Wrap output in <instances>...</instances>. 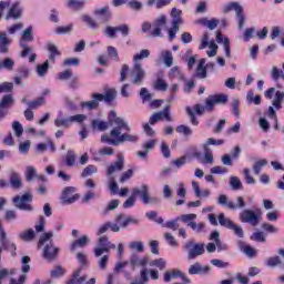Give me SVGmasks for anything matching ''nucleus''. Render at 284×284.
<instances>
[{
    "label": "nucleus",
    "mask_w": 284,
    "mask_h": 284,
    "mask_svg": "<svg viewBox=\"0 0 284 284\" xmlns=\"http://www.w3.org/2000/svg\"><path fill=\"white\" fill-rule=\"evenodd\" d=\"M110 135L103 134L101 136L102 143H108L109 145H121L123 143H136L139 141V135L122 133L123 130L130 132L132 128L125 122L123 118L116 115V111H110Z\"/></svg>",
    "instance_id": "f257e3e1"
},
{
    "label": "nucleus",
    "mask_w": 284,
    "mask_h": 284,
    "mask_svg": "<svg viewBox=\"0 0 284 284\" xmlns=\"http://www.w3.org/2000/svg\"><path fill=\"white\" fill-rule=\"evenodd\" d=\"M52 236H54V232H47L40 235L38 241V248L41 250L42 247V257L44 261H48V263L57 261L59 256V247L54 246Z\"/></svg>",
    "instance_id": "f03ea898"
},
{
    "label": "nucleus",
    "mask_w": 284,
    "mask_h": 284,
    "mask_svg": "<svg viewBox=\"0 0 284 284\" xmlns=\"http://www.w3.org/2000/svg\"><path fill=\"white\" fill-rule=\"evenodd\" d=\"M123 155L120 154L118 156V161L109 165L106 169V175L109 176V190L112 194H116V192L119 191V184H116V181L113 176L114 172H121V170H123Z\"/></svg>",
    "instance_id": "7ed1b4c3"
},
{
    "label": "nucleus",
    "mask_w": 284,
    "mask_h": 284,
    "mask_svg": "<svg viewBox=\"0 0 284 284\" xmlns=\"http://www.w3.org/2000/svg\"><path fill=\"white\" fill-rule=\"evenodd\" d=\"M183 250L187 254V261H194V258H197V256H203V254H205V244L196 243L193 240H189L183 245Z\"/></svg>",
    "instance_id": "20e7f679"
},
{
    "label": "nucleus",
    "mask_w": 284,
    "mask_h": 284,
    "mask_svg": "<svg viewBox=\"0 0 284 284\" xmlns=\"http://www.w3.org/2000/svg\"><path fill=\"white\" fill-rule=\"evenodd\" d=\"M110 250H116V245L110 242L108 235H102L98 239V244L94 248V257L99 258L103 254L110 253Z\"/></svg>",
    "instance_id": "39448f33"
},
{
    "label": "nucleus",
    "mask_w": 284,
    "mask_h": 284,
    "mask_svg": "<svg viewBox=\"0 0 284 284\" xmlns=\"http://www.w3.org/2000/svg\"><path fill=\"white\" fill-rule=\"evenodd\" d=\"M133 196H140L142 203L145 205H156L159 203V199L154 196H150V186L148 184H142L140 187L133 189Z\"/></svg>",
    "instance_id": "423d86ee"
},
{
    "label": "nucleus",
    "mask_w": 284,
    "mask_h": 284,
    "mask_svg": "<svg viewBox=\"0 0 284 284\" xmlns=\"http://www.w3.org/2000/svg\"><path fill=\"white\" fill-rule=\"evenodd\" d=\"M232 10L235 11V17L237 21V28L239 30H243L245 28V14H243V7L239 2H230L225 7H223V12H232Z\"/></svg>",
    "instance_id": "0eeeda50"
},
{
    "label": "nucleus",
    "mask_w": 284,
    "mask_h": 284,
    "mask_svg": "<svg viewBox=\"0 0 284 284\" xmlns=\"http://www.w3.org/2000/svg\"><path fill=\"white\" fill-rule=\"evenodd\" d=\"M0 248L6 252H10L12 256H17V244L8 239V233L3 230V224L0 222Z\"/></svg>",
    "instance_id": "6e6552de"
},
{
    "label": "nucleus",
    "mask_w": 284,
    "mask_h": 284,
    "mask_svg": "<svg viewBox=\"0 0 284 284\" xmlns=\"http://www.w3.org/2000/svg\"><path fill=\"white\" fill-rule=\"evenodd\" d=\"M13 203L18 210H22L23 212H32L33 210L30 204L32 203V194H30V192L24 193L22 196H14Z\"/></svg>",
    "instance_id": "1a4fd4ad"
},
{
    "label": "nucleus",
    "mask_w": 284,
    "mask_h": 284,
    "mask_svg": "<svg viewBox=\"0 0 284 284\" xmlns=\"http://www.w3.org/2000/svg\"><path fill=\"white\" fill-rule=\"evenodd\" d=\"M275 92V97H274ZM264 97L266 99H273L272 105L275 108V110H281L283 108V102H284V91L277 90L276 88L272 87L268 90L264 92Z\"/></svg>",
    "instance_id": "9d476101"
},
{
    "label": "nucleus",
    "mask_w": 284,
    "mask_h": 284,
    "mask_svg": "<svg viewBox=\"0 0 284 284\" xmlns=\"http://www.w3.org/2000/svg\"><path fill=\"white\" fill-rule=\"evenodd\" d=\"M77 192V187L67 186L62 190L61 193V203L62 205H72V203H77L78 199H81V195Z\"/></svg>",
    "instance_id": "9b49d317"
},
{
    "label": "nucleus",
    "mask_w": 284,
    "mask_h": 284,
    "mask_svg": "<svg viewBox=\"0 0 284 284\" xmlns=\"http://www.w3.org/2000/svg\"><path fill=\"white\" fill-rule=\"evenodd\" d=\"M131 83H133V85L143 84V80L145 79V70H143L141 62H136L131 70Z\"/></svg>",
    "instance_id": "f8f14e48"
},
{
    "label": "nucleus",
    "mask_w": 284,
    "mask_h": 284,
    "mask_svg": "<svg viewBox=\"0 0 284 284\" xmlns=\"http://www.w3.org/2000/svg\"><path fill=\"white\" fill-rule=\"evenodd\" d=\"M240 221L242 223H250L251 225H253V227H256V225L261 223V217L258 216V214H256V212L250 209H245L240 213Z\"/></svg>",
    "instance_id": "ddd939ff"
},
{
    "label": "nucleus",
    "mask_w": 284,
    "mask_h": 284,
    "mask_svg": "<svg viewBox=\"0 0 284 284\" xmlns=\"http://www.w3.org/2000/svg\"><path fill=\"white\" fill-rule=\"evenodd\" d=\"M207 45L210 48V50L206 51L207 57H210V58L216 57V53L219 52V44H216V42H214V40L210 41V36H207V33H205L202 38L199 50H205V48H207Z\"/></svg>",
    "instance_id": "4468645a"
},
{
    "label": "nucleus",
    "mask_w": 284,
    "mask_h": 284,
    "mask_svg": "<svg viewBox=\"0 0 284 284\" xmlns=\"http://www.w3.org/2000/svg\"><path fill=\"white\" fill-rule=\"evenodd\" d=\"M16 103L14 95L12 93L4 94L0 98V116H8L10 108Z\"/></svg>",
    "instance_id": "2eb2a0df"
},
{
    "label": "nucleus",
    "mask_w": 284,
    "mask_h": 284,
    "mask_svg": "<svg viewBox=\"0 0 284 284\" xmlns=\"http://www.w3.org/2000/svg\"><path fill=\"white\" fill-rule=\"evenodd\" d=\"M168 26V17L164 14H161L155 19L153 23V37H163V33H161V30L165 29Z\"/></svg>",
    "instance_id": "dca6fc26"
},
{
    "label": "nucleus",
    "mask_w": 284,
    "mask_h": 284,
    "mask_svg": "<svg viewBox=\"0 0 284 284\" xmlns=\"http://www.w3.org/2000/svg\"><path fill=\"white\" fill-rule=\"evenodd\" d=\"M129 263L131 265L132 272H134L136 267H146L148 263H150V260L148 257H140L136 253H133L130 256Z\"/></svg>",
    "instance_id": "f3484780"
},
{
    "label": "nucleus",
    "mask_w": 284,
    "mask_h": 284,
    "mask_svg": "<svg viewBox=\"0 0 284 284\" xmlns=\"http://www.w3.org/2000/svg\"><path fill=\"white\" fill-rule=\"evenodd\" d=\"M278 255L271 256L266 260V267H281L284 270V263L283 260H281V256L284 258V248H278Z\"/></svg>",
    "instance_id": "a211bd4d"
},
{
    "label": "nucleus",
    "mask_w": 284,
    "mask_h": 284,
    "mask_svg": "<svg viewBox=\"0 0 284 284\" xmlns=\"http://www.w3.org/2000/svg\"><path fill=\"white\" fill-rule=\"evenodd\" d=\"M23 10L21 9V4L19 2H16L11 6L9 9L8 14L4 17L6 21H9V19H14L16 21L21 19Z\"/></svg>",
    "instance_id": "6ab92c4d"
},
{
    "label": "nucleus",
    "mask_w": 284,
    "mask_h": 284,
    "mask_svg": "<svg viewBox=\"0 0 284 284\" xmlns=\"http://www.w3.org/2000/svg\"><path fill=\"white\" fill-rule=\"evenodd\" d=\"M90 243H91L90 236L82 235L80 239H78L71 243L70 251L74 252L78 247H80V248L88 247V245H90Z\"/></svg>",
    "instance_id": "aec40b11"
},
{
    "label": "nucleus",
    "mask_w": 284,
    "mask_h": 284,
    "mask_svg": "<svg viewBox=\"0 0 284 284\" xmlns=\"http://www.w3.org/2000/svg\"><path fill=\"white\" fill-rule=\"evenodd\" d=\"M92 99L93 100L91 101L82 102L81 106L88 108L89 110H97V108H99V103H101V100L103 98L101 97V93H93Z\"/></svg>",
    "instance_id": "412c9836"
},
{
    "label": "nucleus",
    "mask_w": 284,
    "mask_h": 284,
    "mask_svg": "<svg viewBox=\"0 0 284 284\" xmlns=\"http://www.w3.org/2000/svg\"><path fill=\"white\" fill-rule=\"evenodd\" d=\"M94 17H100L102 23H108L110 21L112 13L110 12V7H103L101 9H95L93 11Z\"/></svg>",
    "instance_id": "4be33fe9"
},
{
    "label": "nucleus",
    "mask_w": 284,
    "mask_h": 284,
    "mask_svg": "<svg viewBox=\"0 0 284 284\" xmlns=\"http://www.w3.org/2000/svg\"><path fill=\"white\" fill-rule=\"evenodd\" d=\"M128 265H130L129 261H124V262H116L115 266H114V274H123L124 278H130V271L128 270Z\"/></svg>",
    "instance_id": "5701e85b"
},
{
    "label": "nucleus",
    "mask_w": 284,
    "mask_h": 284,
    "mask_svg": "<svg viewBox=\"0 0 284 284\" xmlns=\"http://www.w3.org/2000/svg\"><path fill=\"white\" fill-rule=\"evenodd\" d=\"M18 239L24 243H32L37 239V232L32 229H28L18 234Z\"/></svg>",
    "instance_id": "b1692460"
},
{
    "label": "nucleus",
    "mask_w": 284,
    "mask_h": 284,
    "mask_svg": "<svg viewBox=\"0 0 284 284\" xmlns=\"http://www.w3.org/2000/svg\"><path fill=\"white\" fill-rule=\"evenodd\" d=\"M209 241H214L219 252H225V250H227L226 244L221 242V233L219 231H213L210 234Z\"/></svg>",
    "instance_id": "393cba45"
},
{
    "label": "nucleus",
    "mask_w": 284,
    "mask_h": 284,
    "mask_svg": "<svg viewBox=\"0 0 284 284\" xmlns=\"http://www.w3.org/2000/svg\"><path fill=\"white\" fill-rule=\"evenodd\" d=\"M88 281V275L81 276V268H78L69 278L65 284H83Z\"/></svg>",
    "instance_id": "a878e982"
},
{
    "label": "nucleus",
    "mask_w": 284,
    "mask_h": 284,
    "mask_svg": "<svg viewBox=\"0 0 284 284\" xmlns=\"http://www.w3.org/2000/svg\"><path fill=\"white\" fill-rule=\"evenodd\" d=\"M10 43L11 41L8 38V33L0 32V54H8Z\"/></svg>",
    "instance_id": "bb28decb"
},
{
    "label": "nucleus",
    "mask_w": 284,
    "mask_h": 284,
    "mask_svg": "<svg viewBox=\"0 0 284 284\" xmlns=\"http://www.w3.org/2000/svg\"><path fill=\"white\" fill-rule=\"evenodd\" d=\"M91 128L93 130H99V132H105L110 128V113L108 122L101 121L99 119H93L91 122Z\"/></svg>",
    "instance_id": "cd10ccee"
},
{
    "label": "nucleus",
    "mask_w": 284,
    "mask_h": 284,
    "mask_svg": "<svg viewBox=\"0 0 284 284\" xmlns=\"http://www.w3.org/2000/svg\"><path fill=\"white\" fill-rule=\"evenodd\" d=\"M239 248L241 252H243L245 255L248 256V258H254L256 256V248L247 245L244 241H239L237 242Z\"/></svg>",
    "instance_id": "c85d7f7f"
},
{
    "label": "nucleus",
    "mask_w": 284,
    "mask_h": 284,
    "mask_svg": "<svg viewBox=\"0 0 284 284\" xmlns=\"http://www.w3.org/2000/svg\"><path fill=\"white\" fill-rule=\"evenodd\" d=\"M189 274H210V266H202L199 262H196L190 266Z\"/></svg>",
    "instance_id": "c756f323"
},
{
    "label": "nucleus",
    "mask_w": 284,
    "mask_h": 284,
    "mask_svg": "<svg viewBox=\"0 0 284 284\" xmlns=\"http://www.w3.org/2000/svg\"><path fill=\"white\" fill-rule=\"evenodd\" d=\"M47 50L48 52H50L49 61H51L52 63H54L57 57H61V51H59V48H57L55 44L52 42H49L47 44Z\"/></svg>",
    "instance_id": "7c9ffc66"
},
{
    "label": "nucleus",
    "mask_w": 284,
    "mask_h": 284,
    "mask_svg": "<svg viewBox=\"0 0 284 284\" xmlns=\"http://www.w3.org/2000/svg\"><path fill=\"white\" fill-rule=\"evenodd\" d=\"M1 70L12 72L14 70V60L12 58H4L0 60V72Z\"/></svg>",
    "instance_id": "2f4dec72"
},
{
    "label": "nucleus",
    "mask_w": 284,
    "mask_h": 284,
    "mask_svg": "<svg viewBox=\"0 0 284 284\" xmlns=\"http://www.w3.org/2000/svg\"><path fill=\"white\" fill-rule=\"evenodd\" d=\"M181 14H183L181 9L173 8L171 10L172 26H181V23H183V18H181Z\"/></svg>",
    "instance_id": "473e14b6"
},
{
    "label": "nucleus",
    "mask_w": 284,
    "mask_h": 284,
    "mask_svg": "<svg viewBox=\"0 0 284 284\" xmlns=\"http://www.w3.org/2000/svg\"><path fill=\"white\" fill-rule=\"evenodd\" d=\"M160 57L166 68H172L174 63V57L172 55V51H162L160 53Z\"/></svg>",
    "instance_id": "72a5a7b5"
},
{
    "label": "nucleus",
    "mask_w": 284,
    "mask_h": 284,
    "mask_svg": "<svg viewBox=\"0 0 284 284\" xmlns=\"http://www.w3.org/2000/svg\"><path fill=\"white\" fill-rule=\"evenodd\" d=\"M63 162L65 165H68V168H74V163H77V153H74L72 150H69L63 159Z\"/></svg>",
    "instance_id": "f704fd0d"
},
{
    "label": "nucleus",
    "mask_w": 284,
    "mask_h": 284,
    "mask_svg": "<svg viewBox=\"0 0 284 284\" xmlns=\"http://www.w3.org/2000/svg\"><path fill=\"white\" fill-rule=\"evenodd\" d=\"M50 69V61H44L43 64H38L36 67V72L38 77L43 78L48 74V70Z\"/></svg>",
    "instance_id": "c9c22d12"
},
{
    "label": "nucleus",
    "mask_w": 284,
    "mask_h": 284,
    "mask_svg": "<svg viewBox=\"0 0 284 284\" xmlns=\"http://www.w3.org/2000/svg\"><path fill=\"white\" fill-rule=\"evenodd\" d=\"M181 276H183V273L179 270L166 271L164 273V282L170 283L172 278H179V277L181 278Z\"/></svg>",
    "instance_id": "e433bc0d"
},
{
    "label": "nucleus",
    "mask_w": 284,
    "mask_h": 284,
    "mask_svg": "<svg viewBox=\"0 0 284 284\" xmlns=\"http://www.w3.org/2000/svg\"><path fill=\"white\" fill-rule=\"evenodd\" d=\"M100 97H102L101 101H105V103H111V101H114L116 99V90L109 89L105 94L100 93Z\"/></svg>",
    "instance_id": "4c0bfd02"
},
{
    "label": "nucleus",
    "mask_w": 284,
    "mask_h": 284,
    "mask_svg": "<svg viewBox=\"0 0 284 284\" xmlns=\"http://www.w3.org/2000/svg\"><path fill=\"white\" fill-rule=\"evenodd\" d=\"M77 260L80 264L79 270H85V267H88V265H90V262L88 261V255H85L84 252H79L77 253Z\"/></svg>",
    "instance_id": "58836bf2"
},
{
    "label": "nucleus",
    "mask_w": 284,
    "mask_h": 284,
    "mask_svg": "<svg viewBox=\"0 0 284 284\" xmlns=\"http://www.w3.org/2000/svg\"><path fill=\"white\" fill-rule=\"evenodd\" d=\"M217 221L222 227H226L227 230H230L234 223L232 220L225 216V213H220Z\"/></svg>",
    "instance_id": "ea45409f"
},
{
    "label": "nucleus",
    "mask_w": 284,
    "mask_h": 284,
    "mask_svg": "<svg viewBox=\"0 0 284 284\" xmlns=\"http://www.w3.org/2000/svg\"><path fill=\"white\" fill-rule=\"evenodd\" d=\"M187 227H191L195 234H203L205 232V223L204 222H191L187 224Z\"/></svg>",
    "instance_id": "a19ab883"
},
{
    "label": "nucleus",
    "mask_w": 284,
    "mask_h": 284,
    "mask_svg": "<svg viewBox=\"0 0 284 284\" xmlns=\"http://www.w3.org/2000/svg\"><path fill=\"white\" fill-rule=\"evenodd\" d=\"M204 65L205 59L200 60L196 69V77H199V79H205V77H207V69Z\"/></svg>",
    "instance_id": "79ce46f5"
},
{
    "label": "nucleus",
    "mask_w": 284,
    "mask_h": 284,
    "mask_svg": "<svg viewBox=\"0 0 284 284\" xmlns=\"http://www.w3.org/2000/svg\"><path fill=\"white\" fill-rule=\"evenodd\" d=\"M230 210H243L246 207L245 204V200L243 199V196H237L236 197V203L232 202L231 204H229Z\"/></svg>",
    "instance_id": "37998d69"
},
{
    "label": "nucleus",
    "mask_w": 284,
    "mask_h": 284,
    "mask_svg": "<svg viewBox=\"0 0 284 284\" xmlns=\"http://www.w3.org/2000/svg\"><path fill=\"white\" fill-rule=\"evenodd\" d=\"M121 205V202L119 200H112L108 203L106 207L102 211L103 216H108L110 212H113V210H116Z\"/></svg>",
    "instance_id": "c03bdc74"
},
{
    "label": "nucleus",
    "mask_w": 284,
    "mask_h": 284,
    "mask_svg": "<svg viewBox=\"0 0 284 284\" xmlns=\"http://www.w3.org/2000/svg\"><path fill=\"white\" fill-rule=\"evenodd\" d=\"M240 105H241V100H239V98H234L231 102V110L234 116H237V118L241 116V110L239 109Z\"/></svg>",
    "instance_id": "a18cd8bd"
},
{
    "label": "nucleus",
    "mask_w": 284,
    "mask_h": 284,
    "mask_svg": "<svg viewBox=\"0 0 284 284\" xmlns=\"http://www.w3.org/2000/svg\"><path fill=\"white\" fill-rule=\"evenodd\" d=\"M82 21L90 28L91 30H99V24L95 20L90 16H82Z\"/></svg>",
    "instance_id": "49530a36"
},
{
    "label": "nucleus",
    "mask_w": 284,
    "mask_h": 284,
    "mask_svg": "<svg viewBox=\"0 0 284 284\" xmlns=\"http://www.w3.org/2000/svg\"><path fill=\"white\" fill-rule=\"evenodd\" d=\"M223 143H225V141L209 138L206 140V143L203 144V150H204V152H209L210 151V145H223Z\"/></svg>",
    "instance_id": "de8ad7c7"
},
{
    "label": "nucleus",
    "mask_w": 284,
    "mask_h": 284,
    "mask_svg": "<svg viewBox=\"0 0 284 284\" xmlns=\"http://www.w3.org/2000/svg\"><path fill=\"white\" fill-rule=\"evenodd\" d=\"M247 103H253L254 105H261V95H254V91H248L246 93Z\"/></svg>",
    "instance_id": "09e8293b"
},
{
    "label": "nucleus",
    "mask_w": 284,
    "mask_h": 284,
    "mask_svg": "<svg viewBox=\"0 0 284 284\" xmlns=\"http://www.w3.org/2000/svg\"><path fill=\"white\" fill-rule=\"evenodd\" d=\"M230 186L232 190H243V182H241V179L239 176H231L230 178Z\"/></svg>",
    "instance_id": "8fccbe9b"
},
{
    "label": "nucleus",
    "mask_w": 284,
    "mask_h": 284,
    "mask_svg": "<svg viewBox=\"0 0 284 284\" xmlns=\"http://www.w3.org/2000/svg\"><path fill=\"white\" fill-rule=\"evenodd\" d=\"M150 57V50L142 49L139 53L133 55L134 63H139V61H143V59H148Z\"/></svg>",
    "instance_id": "3c124183"
},
{
    "label": "nucleus",
    "mask_w": 284,
    "mask_h": 284,
    "mask_svg": "<svg viewBox=\"0 0 284 284\" xmlns=\"http://www.w3.org/2000/svg\"><path fill=\"white\" fill-rule=\"evenodd\" d=\"M41 105H45V98L40 97L34 101L28 102V108L30 110H37V108H41Z\"/></svg>",
    "instance_id": "603ef678"
},
{
    "label": "nucleus",
    "mask_w": 284,
    "mask_h": 284,
    "mask_svg": "<svg viewBox=\"0 0 284 284\" xmlns=\"http://www.w3.org/2000/svg\"><path fill=\"white\" fill-rule=\"evenodd\" d=\"M10 183H11V187H13V190H19L21 187V175L17 174V173H12Z\"/></svg>",
    "instance_id": "864d4df0"
},
{
    "label": "nucleus",
    "mask_w": 284,
    "mask_h": 284,
    "mask_svg": "<svg viewBox=\"0 0 284 284\" xmlns=\"http://www.w3.org/2000/svg\"><path fill=\"white\" fill-rule=\"evenodd\" d=\"M153 88L160 92H168V82L160 78L155 81Z\"/></svg>",
    "instance_id": "5fc2aeb1"
},
{
    "label": "nucleus",
    "mask_w": 284,
    "mask_h": 284,
    "mask_svg": "<svg viewBox=\"0 0 284 284\" xmlns=\"http://www.w3.org/2000/svg\"><path fill=\"white\" fill-rule=\"evenodd\" d=\"M265 165H267V160L262 159V160H257L254 164H253V172L254 174H261V171L263 170V168H265Z\"/></svg>",
    "instance_id": "6e6d98bb"
},
{
    "label": "nucleus",
    "mask_w": 284,
    "mask_h": 284,
    "mask_svg": "<svg viewBox=\"0 0 284 284\" xmlns=\"http://www.w3.org/2000/svg\"><path fill=\"white\" fill-rule=\"evenodd\" d=\"M145 216L149 221H155L159 225H163V217H159V213H156V211H149L145 213Z\"/></svg>",
    "instance_id": "4d7b16f0"
},
{
    "label": "nucleus",
    "mask_w": 284,
    "mask_h": 284,
    "mask_svg": "<svg viewBox=\"0 0 284 284\" xmlns=\"http://www.w3.org/2000/svg\"><path fill=\"white\" fill-rule=\"evenodd\" d=\"M172 0H148L146 6H155L156 8H165V6H170Z\"/></svg>",
    "instance_id": "13d9d810"
},
{
    "label": "nucleus",
    "mask_w": 284,
    "mask_h": 284,
    "mask_svg": "<svg viewBox=\"0 0 284 284\" xmlns=\"http://www.w3.org/2000/svg\"><path fill=\"white\" fill-rule=\"evenodd\" d=\"M175 132L183 134V136H192V129L185 124L178 125Z\"/></svg>",
    "instance_id": "bf43d9fd"
},
{
    "label": "nucleus",
    "mask_w": 284,
    "mask_h": 284,
    "mask_svg": "<svg viewBox=\"0 0 284 284\" xmlns=\"http://www.w3.org/2000/svg\"><path fill=\"white\" fill-rule=\"evenodd\" d=\"M37 169L34 166H28L26 171V180L30 183L37 179Z\"/></svg>",
    "instance_id": "052dcab7"
},
{
    "label": "nucleus",
    "mask_w": 284,
    "mask_h": 284,
    "mask_svg": "<svg viewBox=\"0 0 284 284\" xmlns=\"http://www.w3.org/2000/svg\"><path fill=\"white\" fill-rule=\"evenodd\" d=\"M231 203H232V201H230V197H227V195H225V194L219 195L217 205H222V207H227V210H230Z\"/></svg>",
    "instance_id": "680f3d73"
},
{
    "label": "nucleus",
    "mask_w": 284,
    "mask_h": 284,
    "mask_svg": "<svg viewBox=\"0 0 284 284\" xmlns=\"http://www.w3.org/2000/svg\"><path fill=\"white\" fill-rule=\"evenodd\" d=\"M231 203H232V201H230V197H227V195H225V194L219 195L217 205H222V207H227V210H230Z\"/></svg>",
    "instance_id": "e2e57ef3"
},
{
    "label": "nucleus",
    "mask_w": 284,
    "mask_h": 284,
    "mask_svg": "<svg viewBox=\"0 0 284 284\" xmlns=\"http://www.w3.org/2000/svg\"><path fill=\"white\" fill-rule=\"evenodd\" d=\"M178 220L182 221V223H194L196 221V214L194 213H189V214H183Z\"/></svg>",
    "instance_id": "0e129e2a"
},
{
    "label": "nucleus",
    "mask_w": 284,
    "mask_h": 284,
    "mask_svg": "<svg viewBox=\"0 0 284 284\" xmlns=\"http://www.w3.org/2000/svg\"><path fill=\"white\" fill-rule=\"evenodd\" d=\"M115 223H118L120 227H125L126 225H130V220H128V216H124L123 214H118L115 217Z\"/></svg>",
    "instance_id": "69168bd1"
},
{
    "label": "nucleus",
    "mask_w": 284,
    "mask_h": 284,
    "mask_svg": "<svg viewBox=\"0 0 284 284\" xmlns=\"http://www.w3.org/2000/svg\"><path fill=\"white\" fill-rule=\"evenodd\" d=\"M65 274V268H62L61 266H55L53 270H51V278H61Z\"/></svg>",
    "instance_id": "338daca9"
},
{
    "label": "nucleus",
    "mask_w": 284,
    "mask_h": 284,
    "mask_svg": "<svg viewBox=\"0 0 284 284\" xmlns=\"http://www.w3.org/2000/svg\"><path fill=\"white\" fill-rule=\"evenodd\" d=\"M129 247H130V250H135V252H140V253L145 250L143 242H141V241L131 242L129 244Z\"/></svg>",
    "instance_id": "774afa93"
}]
</instances>
